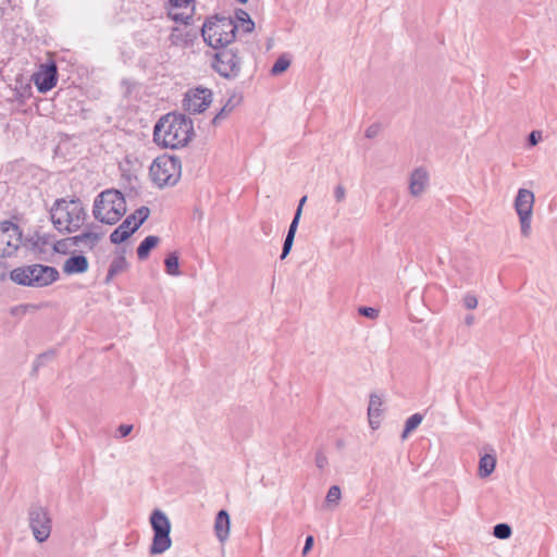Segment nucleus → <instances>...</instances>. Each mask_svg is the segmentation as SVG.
I'll list each match as a JSON object with an SVG mask.
<instances>
[{
    "mask_svg": "<svg viewBox=\"0 0 557 557\" xmlns=\"http://www.w3.org/2000/svg\"><path fill=\"white\" fill-rule=\"evenodd\" d=\"M193 135V122L183 114H166L159 120L153 129L154 141L172 149L186 146Z\"/></svg>",
    "mask_w": 557,
    "mask_h": 557,
    "instance_id": "obj_1",
    "label": "nucleus"
},
{
    "mask_svg": "<svg viewBox=\"0 0 557 557\" xmlns=\"http://www.w3.org/2000/svg\"><path fill=\"white\" fill-rule=\"evenodd\" d=\"M53 226L61 233L78 231L87 220V212L79 199H58L50 211Z\"/></svg>",
    "mask_w": 557,
    "mask_h": 557,
    "instance_id": "obj_2",
    "label": "nucleus"
},
{
    "mask_svg": "<svg viewBox=\"0 0 557 557\" xmlns=\"http://www.w3.org/2000/svg\"><path fill=\"white\" fill-rule=\"evenodd\" d=\"M125 212V198L116 189H107L95 198L92 215L101 223L113 225L121 220Z\"/></svg>",
    "mask_w": 557,
    "mask_h": 557,
    "instance_id": "obj_3",
    "label": "nucleus"
},
{
    "mask_svg": "<svg viewBox=\"0 0 557 557\" xmlns=\"http://www.w3.org/2000/svg\"><path fill=\"white\" fill-rule=\"evenodd\" d=\"M10 277L18 285L44 287L55 282L59 272L53 267L30 264L14 269L10 273Z\"/></svg>",
    "mask_w": 557,
    "mask_h": 557,
    "instance_id": "obj_4",
    "label": "nucleus"
},
{
    "mask_svg": "<svg viewBox=\"0 0 557 557\" xmlns=\"http://www.w3.org/2000/svg\"><path fill=\"white\" fill-rule=\"evenodd\" d=\"M236 23L231 17H215L202 26L205 41L214 49L224 48L235 39Z\"/></svg>",
    "mask_w": 557,
    "mask_h": 557,
    "instance_id": "obj_5",
    "label": "nucleus"
},
{
    "mask_svg": "<svg viewBox=\"0 0 557 557\" xmlns=\"http://www.w3.org/2000/svg\"><path fill=\"white\" fill-rule=\"evenodd\" d=\"M149 174L157 186H173L181 178V160L171 156H160L150 165Z\"/></svg>",
    "mask_w": 557,
    "mask_h": 557,
    "instance_id": "obj_6",
    "label": "nucleus"
},
{
    "mask_svg": "<svg viewBox=\"0 0 557 557\" xmlns=\"http://www.w3.org/2000/svg\"><path fill=\"white\" fill-rule=\"evenodd\" d=\"M150 523L153 530V539L149 553L151 555H161L172 545L170 537L171 522L163 511L156 509L150 516Z\"/></svg>",
    "mask_w": 557,
    "mask_h": 557,
    "instance_id": "obj_7",
    "label": "nucleus"
},
{
    "mask_svg": "<svg viewBox=\"0 0 557 557\" xmlns=\"http://www.w3.org/2000/svg\"><path fill=\"white\" fill-rule=\"evenodd\" d=\"M535 202L534 193L527 188H520L513 201V207L519 218L520 232L524 238L532 233V216Z\"/></svg>",
    "mask_w": 557,
    "mask_h": 557,
    "instance_id": "obj_8",
    "label": "nucleus"
},
{
    "mask_svg": "<svg viewBox=\"0 0 557 557\" xmlns=\"http://www.w3.org/2000/svg\"><path fill=\"white\" fill-rule=\"evenodd\" d=\"M22 239L23 233L17 224L8 220L0 222V258L15 256Z\"/></svg>",
    "mask_w": 557,
    "mask_h": 557,
    "instance_id": "obj_9",
    "label": "nucleus"
},
{
    "mask_svg": "<svg viewBox=\"0 0 557 557\" xmlns=\"http://www.w3.org/2000/svg\"><path fill=\"white\" fill-rule=\"evenodd\" d=\"M28 524L38 543H44L49 539L52 530V520L46 508L32 506L28 510Z\"/></svg>",
    "mask_w": 557,
    "mask_h": 557,
    "instance_id": "obj_10",
    "label": "nucleus"
},
{
    "mask_svg": "<svg viewBox=\"0 0 557 557\" xmlns=\"http://www.w3.org/2000/svg\"><path fill=\"white\" fill-rule=\"evenodd\" d=\"M149 213L150 211L147 207H140L137 209L111 233V242L113 244H121L125 242L148 219Z\"/></svg>",
    "mask_w": 557,
    "mask_h": 557,
    "instance_id": "obj_11",
    "label": "nucleus"
},
{
    "mask_svg": "<svg viewBox=\"0 0 557 557\" xmlns=\"http://www.w3.org/2000/svg\"><path fill=\"white\" fill-rule=\"evenodd\" d=\"M212 67L221 76L234 78L240 73V59L232 49H222L215 53Z\"/></svg>",
    "mask_w": 557,
    "mask_h": 557,
    "instance_id": "obj_12",
    "label": "nucleus"
},
{
    "mask_svg": "<svg viewBox=\"0 0 557 557\" xmlns=\"http://www.w3.org/2000/svg\"><path fill=\"white\" fill-rule=\"evenodd\" d=\"M212 102V92L208 88H195L186 92L184 98V108L189 113L196 114L203 112Z\"/></svg>",
    "mask_w": 557,
    "mask_h": 557,
    "instance_id": "obj_13",
    "label": "nucleus"
},
{
    "mask_svg": "<svg viewBox=\"0 0 557 557\" xmlns=\"http://www.w3.org/2000/svg\"><path fill=\"white\" fill-rule=\"evenodd\" d=\"M169 16L183 24H188L195 9V0H169Z\"/></svg>",
    "mask_w": 557,
    "mask_h": 557,
    "instance_id": "obj_14",
    "label": "nucleus"
},
{
    "mask_svg": "<svg viewBox=\"0 0 557 557\" xmlns=\"http://www.w3.org/2000/svg\"><path fill=\"white\" fill-rule=\"evenodd\" d=\"M57 66L50 63L41 67V70L34 74V83L40 92L51 90L57 84Z\"/></svg>",
    "mask_w": 557,
    "mask_h": 557,
    "instance_id": "obj_15",
    "label": "nucleus"
},
{
    "mask_svg": "<svg viewBox=\"0 0 557 557\" xmlns=\"http://www.w3.org/2000/svg\"><path fill=\"white\" fill-rule=\"evenodd\" d=\"M429 186V172L424 168L412 171L409 180V193L413 197L421 196Z\"/></svg>",
    "mask_w": 557,
    "mask_h": 557,
    "instance_id": "obj_16",
    "label": "nucleus"
},
{
    "mask_svg": "<svg viewBox=\"0 0 557 557\" xmlns=\"http://www.w3.org/2000/svg\"><path fill=\"white\" fill-rule=\"evenodd\" d=\"M383 400L382 398L376 395L372 394L370 396L369 407H368V417H369V424L373 430H376L380 426L381 422V416L383 412L382 409Z\"/></svg>",
    "mask_w": 557,
    "mask_h": 557,
    "instance_id": "obj_17",
    "label": "nucleus"
},
{
    "mask_svg": "<svg viewBox=\"0 0 557 557\" xmlns=\"http://www.w3.org/2000/svg\"><path fill=\"white\" fill-rule=\"evenodd\" d=\"M89 267L88 260L83 255L72 256L67 258L63 264V272L66 274H79L87 272Z\"/></svg>",
    "mask_w": 557,
    "mask_h": 557,
    "instance_id": "obj_18",
    "label": "nucleus"
},
{
    "mask_svg": "<svg viewBox=\"0 0 557 557\" xmlns=\"http://www.w3.org/2000/svg\"><path fill=\"white\" fill-rule=\"evenodd\" d=\"M231 521L226 510H220L214 521V532L221 543H224L230 535Z\"/></svg>",
    "mask_w": 557,
    "mask_h": 557,
    "instance_id": "obj_19",
    "label": "nucleus"
},
{
    "mask_svg": "<svg viewBox=\"0 0 557 557\" xmlns=\"http://www.w3.org/2000/svg\"><path fill=\"white\" fill-rule=\"evenodd\" d=\"M101 238V234L91 231L90 228L85 230L82 234L76 235L72 238V242L75 246L94 249Z\"/></svg>",
    "mask_w": 557,
    "mask_h": 557,
    "instance_id": "obj_20",
    "label": "nucleus"
},
{
    "mask_svg": "<svg viewBox=\"0 0 557 557\" xmlns=\"http://www.w3.org/2000/svg\"><path fill=\"white\" fill-rule=\"evenodd\" d=\"M169 40L173 46L185 47L191 41V34L185 27H174L169 36Z\"/></svg>",
    "mask_w": 557,
    "mask_h": 557,
    "instance_id": "obj_21",
    "label": "nucleus"
},
{
    "mask_svg": "<svg viewBox=\"0 0 557 557\" xmlns=\"http://www.w3.org/2000/svg\"><path fill=\"white\" fill-rule=\"evenodd\" d=\"M496 467V458L493 455L486 454L481 457L479 462V475L481 478L488 476Z\"/></svg>",
    "mask_w": 557,
    "mask_h": 557,
    "instance_id": "obj_22",
    "label": "nucleus"
},
{
    "mask_svg": "<svg viewBox=\"0 0 557 557\" xmlns=\"http://www.w3.org/2000/svg\"><path fill=\"white\" fill-rule=\"evenodd\" d=\"M159 240L158 236H147L137 248L138 258L145 260L149 256L150 250L158 245Z\"/></svg>",
    "mask_w": 557,
    "mask_h": 557,
    "instance_id": "obj_23",
    "label": "nucleus"
},
{
    "mask_svg": "<svg viewBox=\"0 0 557 557\" xmlns=\"http://www.w3.org/2000/svg\"><path fill=\"white\" fill-rule=\"evenodd\" d=\"M240 102V97L233 96L228 99V101L223 106L220 112L213 117L212 123L216 125L221 120L225 119L234 108Z\"/></svg>",
    "mask_w": 557,
    "mask_h": 557,
    "instance_id": "obj_24",
    "label": "nucleus"
},
{
    "mask_svg": "<svg viewBox=\"0 0 557 557\" xmlns=\"http://www.w3.org/2000/svg\"><path fill=\"white\" fill-rule=\"evenodd\" d=\"M127 268V261L124 256H119L113 259L110 264L107 281L111 280L113 276L124 272Z\"/></svg>",
    "mask_w": 557,
    "mask_h": 557,
    "instance_id": "obj_25",
    "label": "nucleus"
},
{
    "mask_svg": "<svg viewBox=\"0 0 557 557\" xmlns=\"http://www.w3.org/2000/svg\"><path fill=\"white\" fill-rule=\"evenodd\" d=\"M164 264H165V271H166V273L169 275L177 276V275L181 274V272H180L178 256L175 252L170 253L165 258Z\"/></svg>",
    "mask_w": 557,
    "mask_h": 557,
    "instance_id": "obj_26",
    "label": "nucleus"
},
{
    "mask_svg": "<svg viewBox=\"0 0 557 557\" xmlns=\"http://www.w3.org/2000/svg\"><path fill=\"white\" fill-rule=\"evenodd\" d=\"M422 416L420 413H414L410 416L405 424V430L401 434V440H406L408 434L416 430L422 422Z\"/></svg>",
    "mask_w": 557,
    "mask_h": 557,
    "instance_id": "obj_27",
    "label": "nucleus"
},
{
    "mask_svg": "<svg viewBox=\"0 0 557 557\" xmlns=\"http://www.w3.org/2000/svg\"><path fill=\"white\" fill-rule=\"evenodd\" d=\"M290 65V60L286 55H281L271 69L272 75H280Z\"/></svg>",
    "mask_w": 557,
    "mask_h": 557,
    "instance_id": "obj_28",
    "label": "nucleus"
},
{
    "mask_svg": "<svg viewBox=\"0 0 557 557\" xmlns=\"http://www.w3.org/2000/svg\"><path fill=\"white\" fill-rule=\"evenodd\" d=\"M493 535L499 540H506L511 535V528L506 523H498L494 527Z\"/></svg>",
    "mask_w": 557,
    "mask_h": 557,
    "instance_id": "obj_29",
    "label": "nucleus"
},
{
    "mask_svg": "<svg viewBox=\"0 0 557 557\" xmlns=\"http://www.w3.org/2000/svg\"><path fill=\"white\" fill-rule=\"evenodd\" d=\"M342 492L339 486L333 485L329 488L325 500L327 504H337L341 499Z\"/></svg>",
    "mask_w": 557,
    "mask_h": 557,
    "instance_id": "obj_30",
    "label": "nucleus"
},
{
    "mask_svg": "<svg viewBox=\"0 0 557 557\" xmlns=\"http://www.w3.org/2000/svg\"><path fill=\"white\" fill-rule=\"evenodd\" d=\"M294 239H295V237H293V235H290V236L286 235L284 245H283L282 255H281L282 260H284L290 252L293 244H294Z\"/></svg>",
    "mask_w": 557,
    "mask_h": 557,
    "instance_id": "obj_31",
    "label": "nucleus"
},
{
    "mask_svg": "<svg viewBox=\"0 0 557 557\" xmlns=\"http://www.w3.org/2000/svg\"><path fill=\"white\" fill-rule=\"evenodd\" d=\"M359 313L366 318H369V319H376L379 317V310H376L375 308H372V307H360L358 309Z\"/></svg>",
    "mask_w": 557,
    "mask_h": 557,
    "instance_id": "obj_32",
    "label": "nucleus"
},
{
    "mask_svg": "<svg viewBox=\"0 0 557 557\" xmlns=\"http://www.w3.org/2000/svg\"><path fill=\"white\" fill-rule=\"evenodd\" d=\"M463 305L467 309L472 310L478 307V298L473 294H467L463 297Z\"/></svg>",
    "mask_w": 557,
    "mask_h": 557,
    "instance_id": "obj_33",
    "label": "nucleus"
},
{
    "mask_svg": "<svg viewBox=\"0 0 557 557\" xmlns=\"http://www.w3.org/2000/svg\"><path fill=\"white\" fill-rule=\"evenodd\" d=\"M334 198L337 203H341L346 198V188L344 185L338 184L334 187Z\"/></svg>",
    "mask_w": 557,
    "mask_h": 557,
    "instance_id": "obj_34",
    "label": "nucleus"
},
{
    "mask_svg": "<svg viewBox=\"0 0 557 557\" xmlns=\"http://www.w3.org/2000/svg\"><path fill=\"white\" fill-rule=\"evenodd\" d=\"M300 208H297L296 210V213H295V216L289 225V228H288V232H287V235H293V237H295V234H296V231H297V227H298V223H299V220H300Z\"/></svg>",
    "mask_w": 557,
    "mask_h": 557,
    "instance_id": "obj_35",
    "label": "nucleus"
},
{
    "mask_svg": "<svg viewBox=\"0 0 557 557\" xmlns=\"http://www.w3.org/2000/svg\"><path fill=\"white\" fill-rule=\"evenodd\" d=\"M300 208H297L296 210V213H295V216L289 225V228H288V232H287V235H293V237H295V234H296V231H297V227H298V223H299V220H300Z\"/></svg>",
    "mask_w": 557,
    "mask_h": 557,
    "instance_id": "obj_36",
    "label": "nucleus"
},
{
    "mask_svg": "<svg viewBox=\"0 0 557 557\" xmlns=\"http://www.w3.org/2000/svg\"><path fill=\"white\" fill-rule=\"evenodd\" d=\"M327 457L322 451H318L315 454V466L322 470L327 466Z\"/></svg>",
    "mask_w": 557,
    "mask_h": 557,
    "instance_id": "obj_37",
    "label": "nucleus"
},
{
    "mask_svg": "<svg viewBox=\"0 0 557 557\" xmlns=\"http://www.w3.org/2000/svg\"><path fill=\"white\" fill-rule=\"evenodd\" d=\"M380 132V126L376 125V124H373V125H370L367 129H366V133H364V136L367 138H374L377 136Z\"/></svg>",
    "mask_w": 557,
    "mask_h": 557,
    "instance_id": "obj_38",
    "label": "nucleus"
},
{
    "mask_svg": "<svg viewBox=\"0 0 557 557\" xmlns=\"http://www.w3.org/2000/svg\"><path fill=\"white\" fill-rule=\"evenodd\" d=\"M132 430H133V425L132 424H121L117 428L119 436L120 437H126L127 435L131 434Z\"/></svg>",
    "mask_w": 557,
    "mask_h": 557,
    "instance_id": "obj_39",
    "label": "nucleus"
},
{
    "mask_svg": "<svg viewBox=\"0 0 557 557\" xmlns=\"http://www.w3.org/2000/svg\"><path fill=\"white\" fill-rule=\"evenodd\" d=\"M53 357V354L52 352H47V354H42L40 356H38V358L36 359L35 361V370L42 364V362L46 360V359H50Z\"/></svg>",
    "mask_w": 557,
    "mask_h": 557,
    "instance_id": "obj_40",
    "label": "nucleus"
},
{
    "mask_svg": "<svg viewBox=\"0 0 557 557\" xmlns=\"http://www.w3.org/2000/svg\"><path fill=\"white\" fill-rule=\"evenodd\" d=\"M313 541L314 540H313L312 535L307 536L306 542H305V546L302 548V555L304 556L307 555L310 552V549L312 548Z\"/></svg>",
    "mask_w": 557,
    "mask_h": 557,
    "instance_id": "obj_41",
    "label": "nucleus"
},
{
    "mask_svg": "<svg viewBox=\"0 0 557 557\" xmlns=\"http://www.w3.org/2000/svg\"><path fill=\"white\" fill-rule=\"evenodd\" d=\"M541 138V134L539 132H535L533 131L530 135H529V143L531 146H535L539 140Z\"/></svg>",
    "mask_w": 557,
    "mask_h": 557,
    "instance_id": "obj_42",
    "label": "nucleus"
},
{
    "mask_svg": "<svg viewBox=\"0 0 557 557\" xmlns=\"http://www.w3.org/2000/svg\"><path fill=\"white\" fill-rule=\"evenodd\" d=\"M307 201V196H304L300 200H299V205H298V208H300V213L302 212V206L305 205V202Z\"/></svg>",
    "mask_w": 557,
    "mask_h": 557,
    "instance_id": "obj_43",
    "label": "nucleus"
},
{
    "mask_svg": "<svg viewBox=\"0 0 557 557\" xmlns=\"http://www.w3.org/2000/svg\"><path fill=\"white\" fill-rule=\"evenodd\" d=\"M473 321H474L473 315H468V317L466 318V323H467L468 325H471V324L473 323Z\"/></svg>",
    "mask_w": 557,
    "mask_h": 557,
    "instance_id": "obj_44",
    "label": "nucleus"
},
{
    "mask_svg": "<svg viewBox=\"0 0 557 557\" xmlns=\"http://www.w3.org/2000/svg\"><path fill=\"white\" fill-rule=\"evenodd\" d=\"M240 13H242L243 15H245V16L249 17V16H248V14H247L245 11H240Z\"/></svg>",
    "mask_w": 557,
    "mask_h": 557,
    "instance_id": "obj_45",
    "label": "nucleus"
},
{
    "mask_svg": "<svg viewBox=\"0 0 557 557\" xmlns=\"http://www.w3.org/2000/svg\"><path fill=\"white\" fill-rule=\"evenodd\" d=\"M240 3H246L247 0H238Z\"/></svg>",
    "mask_w": 557,
    "mask_h": 557,
    "instance_id": "obj_46",
    "label": "nucleus"
}]
</instances>
